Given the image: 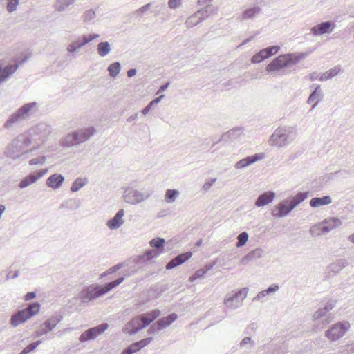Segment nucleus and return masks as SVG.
Returning <instances> with one entry per match:
<instances>
[{"instance_id": "ddd939ff", "label": "nucleus", "mask_w": 354, "mask_h": 354, "mask_svg": "<svg viewBox=\"0 0 354 354\" xmlns=\"http://www.w3.org/2000/svg\"><path fill=\"white\" fill-rule=\"evenodd\" d=\"M62 319L63 316L60 313L53 315L40 326L39 330L37 332V336L40 337L52 331Z\"/></svg>"}, {"instance_id": "864d4df0", "label": "nucleus", "mask_w": 354, "mask_h": 354, "mask_svg": "<svg viewBox=\"0 0 354 354\" xmlns=\"http://www.w3.org/2000/svg\"><path fill=\"white\" fill-rule=\"evenodd\" d=\"M96 17V15H95V12L92 10V9H90V10H86L83 15H82V19L84 20V21L85 22H90L92 20H93Z\"/></svg>"}, {"instance_id": "4468645a", "label": "nucleus", "mask_w": 354, "mask_h": 354, "mask_svg": "<svg viewBox=\"0 0 354 354\" xmlns=\"http://www.w3.org/2000/svg\"><path fill=\"white\" fill-rule=\"evenodd\" d=\"M266 157L264 153H258L252 156H246L245 158L239 160L234 165L236 169H243L256 162L262 160Z\"/></svg>"}, {"instance_id": "dca6fc26", "label": "nucleus", "mask_w": 354, "mask_h": 354, "mask_svg": "<svg viewBox=\"0 0 354 354\" xmlns=\"http://www.w3.org/2000/svg\"><path fill=\"white\" fill-rule=\"evenodd\" d=\"M335 28V24L330 21L321 22L310 28V32L315 36H319L326 33H330Z\"/></svg>"}, {"instance_id": "774afa93", "label": "nucleus", "mask_w": 354, "mask_h": 354, "mask_svg": "<svg viewBox=\"0 0 354 354\" xmlns=\"http://www.w3.org/2000/svg\"><path fill=\"white\" fill-rule=\"evenodd\" d=\"M153 105H154V104H152V102H150L148 104V105H147V106H145V108L141 111L143 115H147V113H148L151 110V109H152V107H153Z\"/></svg>"}, {"instance_id": "0eeeda50", "label": "nucleus", "mask_w": 354, "mask_h": 354, "mask_svg": "<svg viewBox=\"0 0 354 354\" xmlns=\"http://www.w3.org/2000/svg\"><path fill=\"white\" fill-rule=\"evenodd\" d=\"M107 293L104 286L92 284L84 288L78 295L82 303H88Z\"/></svg>"}, {"instance_id": "a211bd4d", "label": "nucleus", "mask_w": 354, "mask_h": 354, "mask_svg": "<svg viewBox=\"0 0 354 354\" xmlns=\"http://www.w3.org/2000/svg\"><path fill=\"white\" fill-rule=\"evenodd\" d=\"M152 340V337H147L138 342H134L124 349L122 354H133L150 344Z\"/></svg>"}, {"instance_id": "f257e3e1", "label": "nucleus", "mask_w": 354, "mask_h": 354, "mask_svg": "<svg viewBox=\"0 0 354 354\" xmlns=\"http://www.w3.org/2000/svg\"><path fill=\"white\" fill-rule=\"evenodd\" d=\"M296 135V129L294 127H281L272 134L269 144L273 147H282L291 143L295 139Z\"/></svg>"}, {"instance_id": "de8ad7c7", "label": "nucleus", "mask_w": 354, "mask_h": 354, "mask_svg": "<svg viewBox=\"0 0 354 354\" xmlns=\"http://www.w3.org/2000/svg\"><path fill=\"white\" fill-rule=\"evenodd\" d=\"M180 192L174 189H168L165 193V201L168 203H173L179 196Z\"/></svg>"}, {"instance_id": "a878e982", "label": "nucleus", "mask_w": 354, "mask_h": 354, "mask_svg": "<svg viewBox=\"0 0 354 354\" xmlns=\"http://www.w3.org/2000/svg\"><path fill=\"white\" fill-rule=\"evenodd\" d=\"M322 97H323V93L321 89V86H320V85H317L315 87V90L310 93V95H309V97L307 100V103L308 104H313V106L311 108L312 110L316 107V106L317 105V104L322 100Z\"/></svg>"}, {"instance_id": "4c0bfd02", "label": "nucleus", "mask_w": 354, "mask_h": 354, "mask_svg": "<svg viewBox=\"0 0 354 354\" xmlns=\"http://www.w3.org/2000/svg\"><path fill=\"white\" fill-rule=\"evenodd\" d=\"M341 71V68L339 66H336L333 68L327 71L326 72L321 74L319 80L320 81H326L328 80L332 79L333 77L338 75V73Z\"/></svg>"}, {"instance_id": "e2e57ef3", "label": "nucleus", "mask_w": 354, "mask_h": 354, "mask_svg": "<svg viewBox=\"0 0 354 354\" xmlns=\"http://www.w3.org/2000/svg\"><path fill=\"white\" fill-rule=\"evenodd\" d=\"M216 181V178H210V179L207 180L204 183V185L203 186V189L204 191H208Z\"/></svg>"}, {"instance_id": "69168bd1", "label": "nucleus", "mask_w": 354, "mask_h": 354, "mask_svg": "<svg viewBox=\"0 0 354 354\" xmlns=\"http://www.w3.org/2000/svg\"><path fill=\"white\" fill-rule=\"evenodd\" d=\"M254 344V342L253 340H252V339L249 337H244L240 342V346L241 347H245L248 344Z\"/></svg>"}, {"instance_id": "f3484780", "label": "nucleus", "mask_w": 354, "mask_h": 354, "mask_svg": "<svg viewBox=\"0 0 354 354\" xmlns=\"http://www.w3.org/2000/svg\"><path fill=\"white\" fill-rule=\"evenodd\" d=\"M28 58V57H25L18 64L8 65L4 68H2L1 66H0V84L13 74L18 68L19 65L24 63Z\"/></svg>"}, {"instance_id": "aec40b11", "label": "nucleus", "mask_w": 354, "mask_h": 354, "mask_svg": "<svg viewBox=\"0 0 354 354\" xmlns=\"http://www.w3.org/2000/svg\"><path fill=\"white\" fill-rule=\"evenodd\" d=\"M124 210L123 209L118 210L112 218L107 221V227L111 230L120 228L124 223Z\"/></svg>"}, {"instance_id": "6e6d98bb", "label": "nucleus", "mask_w": 354, "mask_h": 354, "mask_svg": "<svg viewBox=\"0 0 354 354\" xmlns=\"http://www.w3.org/2000/svg\"><path fill=\"white\" fill-rule=\"evenodd\" d=\"M41 344V341L38 340L35 342L31 343L29 345H28L26 347H25L19 354H28L30 351H34L37 346H39Z\"/></svg>"}, {"instance_id": "a18cd8bd", "label": "nucleus", "mask_w": 354, "mask_h": 354, "mask_svg": "<svg viewBox=\"0 0 354 354\" xmlns=\"http://www.w3.org/2000/svg\"><path fill=\"white\" fill-rule=\"evenodd\" d=\"M212 9L211 5H207L195 12V17H198L201 22L207 18Z\"/></svg>"}, {"instance_id": "37998d69", "label": "nucleus", "mask_w": 354, "mask_h": 354, "mask_svg": "<svg viewBox=\"0 0 354 354\" xmlns=\"http://www.w3.org/2000/svg\"><path fill=\"white\" fill-rule=\"evenodd\" d=\"M165 243V240L163 238L157 237L152 239L149 241V245L152 248H155L156 250L162 251V253L164 252V245Z\"/></svg>"}, {"instance_id": "1a4fd4ad", "label": "nucleus", "mask_w": 354, "mask_h": 354, "mask_svg": "<svg viewBox=\"0 0 354 354\" xmlns=\"http://www.w3.org/2000/svg\"><path fill=\"white\" fill-rule=\"evenodd\" d=\"M248 292V288H243L234 293H228L224 299L225 306L230 309H236L241 306L243 300L246 298Z\"/></svg>"}, {"instance_id": "2eb2a0df", "label": "nucleus", "mask_w": 354, "mask_h": 354, "mask_svg": "<svg viewBox=\"0 0 354 354\" xmlns=\"http://www.w3.org/2000/svg\"><path fill=\"white\" fill-rule=\"evenodd\" d=\"M48 172L47 169H43L35 172H32L24 178L19 183V187L24 189L35 183L38 179L44 176Z\"/></svg>"}, {"instance_id": "9d476101", "label": "nucleus", "mask_w": 354, "mask_h": 354, "mask_svg": "<svg viewBox=\"0 0 354 354\" xmlns=\"http://www.w3.org/2000/svg\"><path fill=\"white\" fill-rule=\"evenodd\" d=\"M350 327L351 324L348 321L338 322L326 330L325 336L330 341H337L345 335Z\"/></svg>"}, {"instance_id": "13d9d810", "label": "nucleus", "mask_w": 354, "mask_h": 354, "mask_svg": "<svg viewBox=\"0 0 354 354\" xmlns=\"http://www.w3.org/2000/svg\"><path fill=\"white\" fill-rule=\"evenodd\" d=\"M122 266H123V263H118V264L113 266V267H111V268H109V270H107L105 272L101 274L100 277L102 278L107 274H113V273L117 272L118 270H119L120 269H121L122 268Z\"/></svg>"}, {"instance_id": "a19ab883", "label": "nucleus", "mask_w": 354, "mask_h": 354, "mask_svg": "<svg viewBox=\"0 0 354 354\" xmlns=\"http://www.w3.org/2000/svg\"><path fill=\"white\" fill-rule=\"evenodd\" d=\"M324 227L322 222L318 224L313 225L310 228V230H309L310 234L313 237H317V236H320L324 234H326L327 232L323 230Z\"/></svg>"}, {"instance_id": "72a5a7b5", "label": "nucleus", "mask_w": 354, "mask_h": 354, "mask_svg": "<svg viewBox=\"0 0 354 354\" xmlns=\"http://www.w3.org/2000/svg\"><path fill=\"white\" fill-rule=\"evenodd\" d=\"M77 145H80V142L75 131L68 133L62 142V145L65 147H71Z\"/></svg>"}, {"instance_id": "f03ea898", "label": "nucleus", "mask_w": 354, "mask_h": 354, "mask_svg": "<svg viewBox=\"0 0 354 354\" xmlns=\"http://www.w3.org/2000/svg\"><path fill=\"white\" fill-rule=\"evenodd\" d=\"M30 145L29 138H25V136H21L13 140L11 144L8 147L6 151L7 157L17 160L20 158L26 159L29 152L35 150L37 147H34L32 149L26 150L25 147Z\"/></svg>"}, {"instance_id": "c03bdc74", "label": "nucleus", "mask_w": 354, "mask_h": 354, "mask_svg": "<svg viewBox=\"0 0 354 354\" xmlns=\"http://www.w3.org/2000/svg\"><path fill=\"white\" fill-rule=\"evenodd\" d=\"M162 254V251L151 249L147 250L143 254L138 257L139 261L141 259H146L147 261L152 259L153 258L157 257Z\"/></svg>"}, {"instance_id": "603ef678", "label": "nucleus", "mask_w": 354, "mask_h": 354, "mask_svg": "<svg viewBox=\"0 0 354 354\" xmlns=\"http://www.w3.org/2000/svg\"><path fill=\"white\" fill-rule=\"evenodd\" d=\"M201 23L200 19L198 17H195V13L188 17L185 21V26L187 28H192Z\"/></svg>"}, {"instance_id": "f8f14e48", "label": "nucleus", "mask_w": 354, "mask_h": 354, "mask_svg": "<svg viewBox=\"0 0 354 354\" xmlns=\"http://www.w3.org/2000/svg\"><path fill=\"white\" fill-rule=\"evenodd\" d=\"M108 328L109 324L107 323H103L96 326L90 328L81 334L79 337V340L80 342L94 340L98 336L102 335Z\"/></svg>"}, {"instance_id": "0e129e2a", "label": "nucleus", "mask_w": 354, "mask_h": 354, "mask_svg": "<svg viewBox=\"0 0 354 354\" xmlns=\"http://www.w3.org/2000/svg\"><path fill=\"white\" fill-rule=\"evenodd\" d=\"M182 0H169L168 6L171 9H176L181 5Z\"/></svg>"}, {"instance_id": "7c9ffc66", "label": "nucleus", "mask_w": 354, "mask_h": 354, "mask_svg": "<svg viewBox=\"0 0 354 354\" xmlns=\"http://www.w3.org/2000/svg\"><path fill=\"white\" fill-rule=\"evenodd\" d=\"M332 203L331 197L328 195L322 197H314L310 201V205L312 207H318L327 205Z\"/></svg>"}, {"instance_id": "ea45409f", "label": "nucleus", "mask_w": 354, "mask_h": 354, "mask_svg": "<svg viewBox=\"0 0 354 354\" xmlns=\"http://www.w3.org/2000/svg\"><path fill=\"white\" fill-rule=\"evenodd\" d=\"M111 50V47L108 41H102L97 44V51L100 57H106Z\"/></svg>"}, {"instance_id": "6e6552de", "label": "nucleus", "mask_w": 354, "mask_h": 354, "mask_svg": "<svg viewBox=\"0 0 354 354\" xmlns=\"http://www.w3.org/2000/svg\"><path fill=\"white\" fill-rule=\"evenodd\" d=\"M298 61L299 59L293 54L281 55L266 66V71L268 73H278L281 69L295 64Z\"/></svg>"}, {"instance_id": "e433bc0d", "label": "nucleus", "mask_w": 354, "mask_h": 354, "mask_svg": "<svg viewBox=\"0 0 354 354\" xmlns=\"http://www.w3.org/2000/svg\"><path fill=\"white\" fill-rule=\"evenodd\" d=\"M261 12V9L259 6H253L245 10L242 13V18L244 20L253 19Z\"/></svg>"}, {"instance_id": "473e14b6", "label": "nucleus", "mask_w": 354, "mask_h": 354, "mask_svg": "<svg viewBox=\"0 0 354 354\" xmlns=\"http://www.w3.org/2000/svg\"><path fill=\"white\" fill-rule=\"evenodd\" d=\"M348 265V263L346 259H338L328 266V270L330 272L336 274L340 272L344 268H345Z\"/></svg>"}, {"instance_id": "3c124183", "label": "nucleus", "mask_w": 354, "mask_h": 354, "mask_svg": "<svg viewBox=\"0 0 354 354\" xmlns=\"http://www.w3.org/2000/svg\"><path fill=\"white\" fill-rule=\"evenodd\" d=\"M160 311L158 309L147 313V315H151V317H146V316H145V321L147 326L153 322L160 315Z\"/></svg>"}, {"instance_id": "8fccbe9b", "label": "nucleus", "mask_w": 354, "mask_h": 354, "mask_svg": "<svg viewBox=\"0 0 354 354\" xmlns=\"http://www.w3.org/2000/svg\"><path fill=\"white\" fill-rule=\"evenodd\" d=\"M238 241L236 243L237 248H241L247 243L248 240V234L246 232L240 233L237 236Z\"/></svg>"}, {"instance_id": "9b49d317", "label": "nucleus", "mask_w": 354, "mask_h": 354, "mask_svg": "<svg viewBox=\"0 0 354 354\" xmlns=\"http://www.w3.org/2000/svg\"><path fill=\"white\" fill-rule=\"evenodd\" d=\"M147 326L145 321L144 315H138L132 318L123 327V332L130 335L137 333L138 331Z\"/></svg>"}, {"instance_id": "7ed1b4c3", "label": "nucleus", "mask_w": 354, "mask_h": 354, "mask_svg": "<svg viewBox=\"0 0 354 354\" xmlns=\"http://www.w3.org/2000/svg\"><path fill=\"white\" fill-rule=\"evenodd\" d=\"M37 105V102H33L25 104L21 106L8 118L4 124V127L10 129L15 124H19L30 118L35 111Z\"/></svg>"}, {"instance_id": "09e8293b", "label": "nucleus", "mask_w": 354, "mask_h": 354, "mask_svg": "<svg viewBox=\"0 0 354 354\" xmlns=\"http://www.w3.org/2000/svg\"><path fill=\"white\" fill-rule=\"evenodd\" d=\"M263 51H264V55L267 58H269L271 56H272L273 55H275L277 54L279 50H280V46H269V47H267L266 48H263L262 49Z\"/></svg>"}, {"instance_id": "393cba45", "label": "nucleus", "mask_w": 354, "mask_h": 354, "mask_svg": "<svg viewBox=\"0 0 354 354\" xmlns=\"http://www.w3.org/2000/svg\"><path fill=\"white\" fill-rule=\"evenodd\" d=\"M336 304V300L335 299H329L322 308H319L317 311H315L313 315V318L314 319H319L322 317L325 316L326 314L331 310Z\"/></svg>"}, {"instance_id": "052dcab7", "label": "nucleus", "mask_w": 354, "mask_h": 354, "mask_svg": "<svg viewBox=\"0 0 354 354\" xmlns=\"http://www.w3.org/2000/svg\"><path fill=\"white\" fill-rule=\"evenodd\" d=\"M151 6V3H149L143 6H142L139 9H138L135 12V14H136L139 17H141L145 12H146L149 9V8Z\"/></svg>"}, {"instance_id": "680f3d73", "label": "nucleus", "mask_w": 354, "mask_h": 354, "mask_svg": "<svg viewBox=\"0 0 354 354\" xmlns=\"http://www.w3.org/2000/svg\"><path fill=\"white\" fill-rule=\"evenodd\" d=\"M45 160V156L38 157L30 160L29 164L30 165H42L44 162Z\"/></svg>"}, {"instance_id": "58836bf2", "label": "nucleus", "mask_w": 354, "mask_h": 354, "mask_svg": "<svg viewBox=\"0 0 354 354\" xmlns=\"http://www.w3.org/2000/svg\"><path fill=\"white\" fill-rule=\"evenodd\" d=\"M308 192H299L294 196L291 201H289L292 208L295 209L298 205L302 203L308 197Z\"/></svg>"}, {"instance_id": "2f4dec72", "label": "nucleus", "mask_w": 354, "mask_h": 354, "mask_svg": "<svg viewBox=\"0 0 354 354\" xmlns=\"http://www.w3.org/2000/svg\"><path fill=\"white\" fill-rule=\"evenodd\" d=\"M80 205L81 202L79 199L70 198L62 202V203L60 205V209L76 210L80 207Z\"/></svg>"}, {"instance_id": "4d7b16f0", "label": "nucleus", "mask_w": 354, "mask_h": 354, "mask_svg": "<svg viewBox=\"0 0 354 354\" xmlns=\"http://www.w3.org/2000/svg\"><path fill=\"white\" fill-rule=\"evenodd\" d=\"M7 6L6 9L9 12H12L15 10H16L19 3V0H7Z\"/></svg>"}, {"instance_id": "20e7f679", "label": "nucleus", "mask_w": 354, "mask_h": 354, "mask_svg": "<svg viewBox=\"0 0 354 354\" xmlns=\"http://www.w3.org/2000/svg\"><path fill=\"white\" fill-rule=\"evenodd\" d=\"M41 306L38 302L30 304L26 308L18 310L11 316L10 324L13 327L18 326L37 315L40 310Z\"/></svg>"}, {"instance_id": "423d86ee", "label": "nucleus", "mask_w": 354, "mask_h": 354, "mask_svg": "<svg viewBox=\"0 0 354 354\" xmlns=\"http://www.w3.org/2000/svg\"><path fill=\"white\" fill-rule=\"evenodd\" d=\"M152 194V190L141 192L131 187H127L124 189L123 198L125 203L130 205H137L147 200Z\"/></svg>"}, {"instance_id": "c85d7f7f", "label": "nucleus", "mask_w": 354, "mask_h": 354, "mask_svg": "<svg viewBox=\"0 0 354 354\" xmlns=\"http://www.w3.org/2000/svg\"><path fill=\"white\" fill-rule=\"evenodd\" d=\"M178 318L177 315L175 313L169 314V315L158 320L156 324H157V329L160 330L163 328L171 325Z\"/></svg>"}, {"instance_id": "bf43d9fd", "label": "nucleus", "mask_w": 354, "mask_h": 354, "mask_svg": "<svg viewBox=\"0 0 354 354\" xmlns=\"http://www.w3.org/2000/svg\"><path fill=\"white\" fill-rule=\"evenodd\" d=\"M205 274L203 270L201 268L196 271V272L189 278V281L193 282L195 280L201 278Z\"/></svg>"}, {"instance_id": "412c9836", "label": "nucleus", "mask_w": 354, "mask_h": 354, "mask_svg": "<svg viewBox=\"0 0 354 354\" xmlns=\"http://www.w3.org/2000/svg\"><path fill=\"white\" fill-rule=\"evenodd\" d=\"M192 253L191 252H187L176 256L167 263L166 269L171 270L182 265L186 261L192 257Z\"/></svg>"}, {"instance_id": "338daca9", "label": "nucleus", "mask_w": 354, "mask_h": 354, "mask_svg": "<svg viewBox=\"0 0 354 354\" xmlns=\"http://www.w3.org/2000/svg\"><path fill=\"white\" fill-rule=\"evenodd\" d=\"M279 289V286L277 284H272L266 290V294H270L277 291Z\"/></svg>"}, {"instance_id": "bb28decb", "label": "nucleus", "mask_w": 354, "mask_h": 354, "mask_svg": "<svg viewBox=\"0 0 354 354\" xmlns=\"http://www.w3.org/2000/svg\"><path fill=\"white\" fill-rule=\"evenodd\" d=\"M64 180V177L59 174H54L50 175L47 180L46 185L48 187L57 189L59 188Z\"/></svg>"}, {"instance_id": "b1692460", "label": "nucleus", "mask_w": 354, "mask_h": 354, "mask_svg": "<svg viewBox=\"0 0 354 354\" xmlns=\"http://www.w3.org/2000/svg\"><path fill=\"white\" fill-rule=\"evenodd\" d=\"M263 254L264 251L261 248H256L243 256L241 260V263L247 265L250 261H254L261 258Z\"/></svg>"}, {"instance_id": "c9c22d12", "label": "nucleus", "mask_w": 354, "mask_h": 354, "mask_svg": "<svg viewBox=\"0 0 354 354\" xmlns=\"http://www.w3.org/2000/svg\"><path fill=\"white\" fill-rule=\"evenodd\" d=\"M77 0H55L53 8L57 12H63Z\"/></svg>"}, {"instance_id": "39448f33", "label": "nucleus", "mask_w": 354, "mask_h": 354, "mask_svg": "<svg viewBox=\"0 0 354 354\" xmlns=\"http://www.w3.org/2000/svg\"><path fill=\"white\" fill-rule=\"evenodd\" d=\"M51 133V127L46 123H39L32 127L28 131V136H25L29 138L30 144L35 142L39 146L44 143Z\"/></svg>"}, {"instance_id": "cd10ccee", "label": "nucleus", "mask_w": 354, "mask_h": 354, "mask_svg": "<svg viewBox=\"0 0 354 354\" xmlns=\"http://www.w3.org/2000/svg\"><path fill=\"white\" fill-rule=\"evenodd\" d=\"M86 45L82 36H79L74 41L71 42L66 47V50L70 55L77 53L81 48Z\"/></svg>"}, {"instance_id": "79ce46f5", "label": "nucleus", "mask_w": 354, "mask_h": 354, "mask_svg": "<svg viewBox=\"0 0 354 354\" xmlns=\"http://www.w3.org/2000/svg\"><path fill=\"white\" fill-rule=\"evenodd\" d=\"M88 183L86 178H77L72 183L71 191L76 192Z\"/></svg>"}, {"instance_id": "4be33fe9", "label": "nucleus", "mask_w": 354, "mask_h": 354, "mask_svg": "<svg viewBox=\"0 0 354 354\" xmlns=\"http://www.w3.org/2000/svg\"><path fill=\"white\" fill-rule=\"evenodd\" d=\"M80 144L88 140L95 133V129L93 127L80 129L75 131Z\"/></svg>"}, {"instance_id": "6ab92c4d", "label": "nucleus", "mask_w": 354, "mask_h": 354, "mask_svg": "<svg viewBox=\"0 0 354 354\" xmlns=\"http://www.w3.org/2000/svg\"><path fill=\"white\" fill-rule=\"evenodd\" d=\"M276 208L278 211L272 212V215L275 218L285 217L293 209L288 200L281 201Z\"/></svg>"}, {"instance_id": "f704fd0d", "label": "nucleus", "mask_w": 354, "mask_h": 354, "mask_svg": "<svg viewBox=\"0 0 354 354\" xmlns=\"http://www.w3.org/2000/svg\"><path fill=\"white\" fill-rule=\"evenodd\" d=\"M135 272H136L135 270L132 271V272H127L126 273L124 274V275L122 277H121L114 281H112L111 282L105 283L104 286L105 287L106 292H108L110 290H111L112 289H113L115 287H117L118 286H119L122 282L124 281L126 277L131 276Z\"/></svg>"}, {"instance_id": "5701e85b", "label": "nucleus", "mask_w": 354, "mask_h": 354, "mask_svg": "<svg viewBox=\"0 0 354 354\" xmlns=\"http://www.w3.org/2000/svg\"><path fill=\"white\" fill-rule=\"evenodd\" d=\"M276 194L273 191H268L260 194L255 201V205L258 207H263L270 203L275 198Z\"/></svg>"}, {"instance_id": "c756f323", "label": "nucleus", "mask_w": 354, "mask_h": 354, "mask_svg": "<svg viewBox=\"0 0 354 354\" xmlns=\"http://www.w3.org/2000/svg\"><path fill=\"white\" fill-rule=\"evenodd\" d=\"M322 223L324 227L323 230L327 233L330 232L333 229L338 227L342 224L341 221L335 217L326 218L322 221Z\"/></svg>"}, {"instance_id": "49530a36", "label": "nucleus", "mask_w": 354, "mask_h": 354, "mask_svg": "<svg viewBox=\"0 0 354 354\" xmlns=\"http://www.w3.org/2000/svg\"><path fill=\"white\" fill-rule=\"evenodd\" d=\"M107 71H109L111 77H115L121 71L120 63L118 62H115L114 63L111 64L108 66Z\"/></svg>"}, {"instance_id": "5fc2aeb1", "label": "nucleus", "mask_w": 354, "mask_h": 354, "mask_svg": "<svg viewBox=\"0 0 354 354\" xmlns=\"http://www.w3.org/2000/svg\"><path fill=\"white\" fill-rule=\"evenodd\" d=\"M264 51L261 50L259 52L256 53L251 59V62L254 64H258L266 59Z\"/></svg>"}]
</instances>
